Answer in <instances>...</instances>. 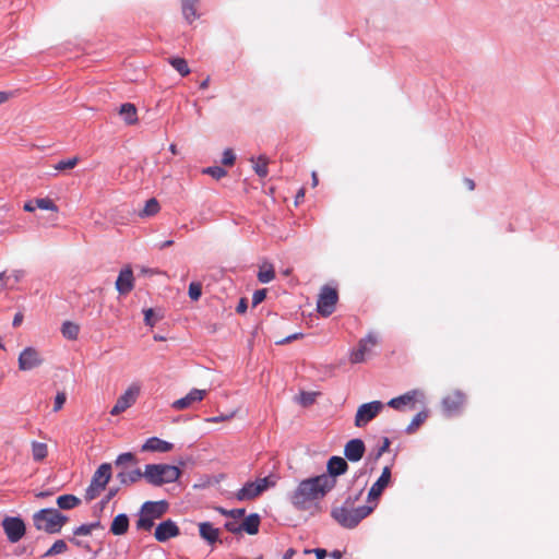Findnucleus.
I'll list each match as a JSON object with an SVG mask.
<instances>
[{"label":"nucleus","instance_id":"nucleus-61","mask_svg":"<svg viewBox=\"0 0 559 559\" xmlns=\"http://www.w3.org/2000/svg\"><path fill=\"white\" fill-rule=\"evenodd\" d=\"M464 185L466 186V188L469 190V191H473L475 189V182L473 179L471 178H465L464 179Z\"/></svg>","mask_w":559,"mask_h":559},{"label":"nucleus","instance_id":"nucleus-62","mask_svg":"<svg viewBox=\"0 0 559 559\" xmlns=\"http://www.w3.org/2000/svg\"><path fill=\"white\" fill-rule=\"evenodd\" d=\"M88 525H90V528H91V531H92V532H93V531H95V530H100V528H103V526H102V524H100V522H99V521H96V522L90 523Z\"/></svg>","mask_w":559,"mask_h":559},{"label":"nucleus","instance_id":"nucleus-6","mask_svg":"<svg viewBox=\"0 0 559 559\" xmlns=\"http://www.w3.org/2000/svg\"><path fill=\"white\" fill-rule=\"evenodd\" d=\"M136 464V459L134 454L131 452H126L120 455L115 461V466L120 468V472L117 474V478L122 485H132L138 483L142 477H144L143 472L140 468H134L128 471L124 468L126 464Z\"/></svg>","mask_w":559,"mask_h":559},{"label":"nucleus","instance_id":"nucleus-43","mask_svg":"<svg viewBox=\"0 0 559 559\" xmlns=\"http://www.w3.org/2000/svg\"><path fill=\"white\" fill-rule=\"evenodd\" d=\"M203 174H207L218 180V179L225 177L227 175V171L219 166H213V167H207V168L203 169Z\"/></svg>","mask_w":559,"mask_h":559},{"label":"nucleus","instance_id":"nucleus-29","mask_svg":"<svg viewBox=\"0 0 559 559\" xmlns=\"http://www.w3.org/2000/svg\"><path fill=\"white\" fill-rule=\"evenodd\" d=\"M119 115L128 124H134L138 122L136 108L131 103L122 104L119 109Z\"/></svg>","mask_w":559,"mask_h":559},{"label":"nucleus","instance_id":"nucleus-22","mask_svg":"<svg viewBox=\"0 0 559 559\" xmlns=\"http://www.w3.org/2000/svg\"><path fill=\"white\" fill-rule=\"evenodd\" d=\"M168 509L166 501H147L142 506V511L154 521L162 518Z\"/></svg>","mask_w":559,"mask_h":559},{"label":"nucleus","instance_id":"nucleus-24","mask_svg":"<svg viewBox=\"0 0 559 559\" xmlns=\"http://www.w3.org/2000/svg\"><path fill=\"white\" fill-rule=\"evenodd\" d=\"M26 212H34L36 209L58 212V206L49 198L33 199L27 201L23 207Z\"/></svg>","mask_w":559,"mask_h":559},{"label":"nucleus","instance_id":"nucleus-1","mask_svg":"<svg viewBox=\"0 0 559 559\" xmlns=\"http://www.w3.org/2000/svg\"><path fill=\"white\" fill-rule=\"evenodd\" d=\"M337 480L330 475H318L301 480L289 496L295 509L311 514L320 512V502L336 486Z\"/></svg>","mask_w":559,"mask_h":559},{"label":"nucleus","instance_id":"nucleus-34","mask_svg":"<svg viewBox=\"0 0 559 559\" xmlns=\"http://www.w3.org/2000/svg\"><path fill=\"white\" fill-rule=\"evenodd\" d=\"M252 163L253 169L259 177L264 178L267 176L269 159L265 156L261 155L257 159H252Z\"/></svg>","mask_w":559,"mask_h":559},{"label":"nucleus","instance_id":"nucleus-48","mask_svg":"<svg viewBox=\"0 0 559 559\" xmlns=\"http://www.w3.org/2000/svg\"><path fill=\"white\" fill-rule=\"evenodd\" d=\"M266 297V289H258L253 293L252 305L257 306L261 304Z\"/></svg>","mask_w":559,"mask_h":559},{"label":"nucleus","instance_id":"nucleus-39","mask_svg":"<svg viewBox=\"0 0 559 559\" xmlns=\"http://www.w3.org/2000/svg\"><path fill=\"white\" fill-rule=\"evenodd\" d=\"M153 526L154 520L141 510V515L136 522V527L143 531H151Z\"/></svg>","mask_w":559,"mask_h":559},{"label":"nucleus","instance_id":"nucleus-20","mask_svg":"<svg viewBox=\"0 0 559 559\" xmlns=\"http://www.w3.org/2000/svg\"><path fill=\"white\" fill-rule=\"evenodd\" d=\"M133 272L131 267L127 266L120 271L116 281V288L121 295H126L133 289Z\"/></svg>","mask_w":559,"mask_h":559},{"label":"nucleus","instance_id":"nucleus-16","mask_svg":"<svg viewBox=\"0 0 559 559\" xmlns=\"http://www.w3.org/2000/svg\"><path fill=\"white\" fill-rule=\"evenodd\" d=\"M465 395L461 391H452L442 400V406L449 415L459 413L465 404Z\"/></svg>","mask_w":559,"mask_h":559},{"label":"nucleus","instance_id":"nucleus-60","mask_svg":"<svg viewBox=\"0 0 559 559\" xmlns=\"http://www.w3.org/2000/svg\"><path fill=\"white\" fill-rule=\"evenodd\" d=\"M22 321H23V314L21 312H17L13 318L12 324L14 328H17L22 323Z\"/></svg>","mask_w":559,"mask_h":559},{"label":"nucleus","instance_id":"nucleus-31","mask_svg":"<svg viewBox=\"0 0 559 559\" xmlns=\"http://www.w3.org/2000/svg\"><path fill=\"white\" fill-rule=\"evenodd\" d=\"M80 503L81 500L74 495H62L57 498V504L62 510H71Z\"/></svg>","mask_w":559,"mask_h":559},{"label":"nucleus","instance_id":"nucleus-17","mask_svg":"<svg viewBox=\"0 0 559 559\" xmlns=\"http://www.w3.org/2000/svg\"><path fill=\"white\" fill-rule=\"evenodd\" d=\"M179 534L180 530L178 525L171 520H166L156 526L154 537L157 542L164 543L170 538L177 537Z\"/></svg>","mask_w":559,"mask_h":559},{"label":"nucleus","instance_id":"nucleus-52","mask_svg":"<svg viewBox=\"0 0 559 559\" xmlns=\"http://www.w3.org/2000/svg\"><path fill=\"white\" fill-rule=\"evenodd\" d=\"M78 537H79V536H74V535H73L72 537H70V538H69V540H70L72 544H74L75 546H78V547H80V548H83V549H85V550H87V551H91V546H90V544H88V543H86V542H84V540H82V539H79Z\"/></svg>","mask_w":559,"mask_h":559},{"label":"nucleus","instance_id":"nucleus-55","mask_svg":"<svg viewBox=\"0 0 559 559\" xmlns=\"http://www.w3.org/2000/svg\"><path fill=\"white\" fill-rule=\"evenodd\" d=\"M117 491H118V489H110V490L108 491V493H107V496L105 497V499H103V500H102V502H100V503H102V508H104V507H105V504H106V503H108V502H109V500H110V499H112V498L116 496Z\"/></svg>","mask_w":559,"mask_h":559},{"label":"nucleus","instance_id":"nucleus-63","mask_svg":"<svg viewBox=\"0 0 559 559\" xmlns=\"http://www.w3.org/2000/svg\"><path fill=\"white\" fill-rule=\"evenodd\" d=\"M295 549L289 548L286 550V552L283 556V559H292V557L295 555Z\"/></svg>","mask_w":559,"mask_h":559},{"label":"nucleus","instance_id":"nucleus-11","mask_svg":"<svg viewBox=\"0 0 559 559\" xmlns=\"http://www.w3.org/2000/svg\"><path fill=\"white\" fill-rule=\"evenodd\" d=\"M384 405L380 401H372L360 405L355 416V426L364 427L383 409Z\"/></svg>","mask_w":559,"mask_h":559},{"label":"nucleus","instance_id":"nucleus-5","mask_svg":"<svg viewBox=\"0 0 559 559\" xmlns=\"http://www.w3.org/2000/svg\"><path fill=\"white\" fill-rule=\"evenodd\" d=\"M111 464L103 463L95 471L90 486L85 490L84 498L86 501H92L106 488L111 478Z\"/></svg>","mask_w":559,"mask_h":559},{"label":"nucleus","instance_id":"nucleus-47","mask_svg":"<svg viewBox=\"0 0 559 559\" xmlns=\"http://www.w3.org/2000/svg\"><path fill=\"white\" fill-rule=\"evenodd\" d=\"M236 156L233 150L227 148L224 151L222 163L226 166H233L235 163Z\"/></svg>","mask_w":559,"mask_h":559},{"label":"nucleus","instance_id":"nucleus-27","mask_svg":"<svg viewBox=\"0 0 559 559\" xmlns=\"http://www.w3.org/2000/svg\"><path fill=\"white\" fill-rule=\"evenodd\" d=\"M129 528V519L127 514L121 513L114 518L111 525H110V532L114 535H123L128 532Z\"/></svg>","mask_w":559,"mask_h":559},{"label":"nucleus","instance_id":"nucleus-45","mask_svg":"<svg viewBox=\"0 0 559 559\" xmlns=\"http://www.w3.org/2000/svg\"><path fill=\"white\" fill-rule=\"evenodd\" d=\"M239 519H231L230 521H227L225 523L226 531L233 533V534H239L241 533L240 523L238 522Z\"/></svg>","mask_w":559,"mask_h":559},{"label":"nucleus","instance_id":"nucleus-12","mask_svg":"<svg viewBox=\"0 0 559 559\" xmlns=\"http://www.w3.org/2000/svg\"><path fill=\"white\" fill-rule=\"evenodd\" d=\"M390 483H391V467L385 466V467H383L380 477L376 480V483L369 489L368 497H367L368 506H374V508L377 507L379 498L383 493L384 489L390 485Z\"/></svg>","mask_w":559,"mask_h":559},{"label":"nucleus","instance_id":"nucleus-37","mask_svg":"<svg viewBox=\"0 0 559 559\" xmlns=\"http://www.w3.org/2000/svg\"><path fill=\"white\" fill-rule=\"evenodd\" d=\"M160 210L159 203L155 198L146 201L144 209L141 211V216H153Z\"/></svg>","mask_w":559,"mask_h":559},{"label":"nucleus","instance_id":"nucleus-19","mask_svg":"<svg viewBox=\"0 0 559 559\" xmlns=\"http://www.w3.org/2000/svg\"><path fill=\"white\" fill-rule=\"evenodd\" d=\"M366 451L361 439H352L344 447V455L350 462H358L362 459Z\"/></svg>","mask_w":559,"mask_h":559},{"label":"nucleus","instance_id":"nucleus-9","mask_svg":"<svg viewBox=\"0 0 559 559\" xmlns=\"http://www.w3.org/2000/svg\"><path fill=\"white\" fill-rule=\"evenodd\" d=\"M2 527L8 540L12 544L20 542L26 533L25 523L19 516H5L2 520Z\"/></svg>","mask_w":559,"mask_h":559},{"label":"nucleus","instance_id":"nucleus-57","mask_svg":"<svg viewBox=\"0 0 559 559\" xmlns=\"http://www.w3.org/2000/svg\"><path fill=\"white\" fill-rule=\"evenodd\" d=\"M299 337H302V334L301 333H296V334L287 336L286 338H284L282 341H278L277 344H286V343H289V342H292L294 340H298Z\"/></svg>","mask_w":559,"mask_h":559},{"label":"nucleus","instance_id":"nucleus-44","mask_svg":"<svg viewBox=\"0 0 559 559\" xmlns=\"http://www.w3.org/2000/svg\"><path fill=\"white\" fill-rule=\"evenodd\" d=\"M188 294L192 300H198L202 294V285L198 282L190 283Z\"/></svg>","mask_w":559,"mask_h":559},{"label":"nucleus","instance_id":"nucleus-3","mask_svg":"<svg viewBox=\"0 0 559 559\" xmlns=\"http://www.w3.org/2000/svg\"><path fill=\"white\" fill-rule=\"evenodd\" d=\"M68 516L57 509H41L33 514V523L36 530L47 534H57L68 522Z\"/></svg>","mask_w":559,"mask_h":559},{"label":"nucleus","instance_id":"nucleus-49","mask_svg":"<svg viewBox=\"0 0 559 559\" xmlns=\"http://www.w3.org/2000/svg\"><path fill=\"white\" fill-rule=\"evenodd\" d=\"M144 321L146 325L154 326L157 319L155 318L154 310L153 309H146L144 310Z\"/></svg>","mask_w":559,"mask_h":559},{"label":"nucleus","instance_id":"nucleus-59","mask_svg":"<svg viewBox=\"0 0 559 559\" xmlns=\"http://www.w3.org/2000/svg\"><path fill=\"white\" fill-rule=\"evenodd\" d=\"M247 310V300L245 298H241L237 308H236V311L238 313H245Z\"/></svg>","mask_w":559,"mask_h":559},{"label":"nucleus","instance_id":"nucleus-13","mask_svg":"<svg viewBox=\"0 0 559 559\" xmlns=\"http://www.w3.org/2000/svg\"><path fill=\"white\" fill-rule=\"evenodd\" d=\"M140 393V386L138 384H131L122 395H120L110 411L112 416H117L123 413L126 409L131 407Z\"/></svg>","mask_w":559,"mask_h":559},{"label":"nucleus","instance_id":"nucleus-26","mask_svg":"<svg viewBox=\"0 0 559 559\" xmlns=\"http://www.w3.org/2000/svg\"><path fill=\"white\" fill-rule=\"evenodd\" d=\"M200 536L205 539L209 544H214L218 540L219 530L215 528L209 522H202L199 524Z\"/></svg>","mask_w":559,"mask_h":559},{"label":"nucleus","instance_id":"nucleus-36","mask_svg":"<svg viewBox=\"0 0 559 559\" xmlns=\"http://www.w3.org/2000/svg\"><path fill=\"white\" fill-rule=\"evenodd\" d=\"M169 63L173 66V68L178 71L182 76H186L190 73V68L183 58H171L169 60Z\"/></svg>","mask_w":559,"mask_h":559},{"label":"nucleus","instance_id":"nucleus-51","mask_svg":"<svg viewBox=\"0 0 559 559\" xmlns=\"http://www.w3.org/2000/svg\"><path fill=\"white\" fill-rule=\"evenodd\" d=\"M92 531L88 524H83L73 531L74 536H87L91 535Z\"/></svg>","mask_w":559,"mask_h":559},{"label":"nucleus","instance_id":"nucleus-53","mask_svg":"<svg viewBox=\"0 0 559 559\" xmlns=\"http://www.w3.org/2000/svg\"><path fill=\"white\" fill-rule=\"evenodd\" d=\"M390 444H391L390 439H389V438H386V437H384V438L382 439V445L378 449V452H377L376 459H379L383 453H385L386 451H389Z\"/></svg>","mask_w":559,"mask_h":559},{"label":"nucleus","instance_id":"nucleus-23","mask_svg":"<svg viewBox=\"0 0 559 559\" xmlns=\"http://www.w3.org/2000/svg\"><path fill=\"white\" fill-rule=\"evenodd\" d=\"M328 472L322 475H330L333 479H336L337 476L346 473L348 468V464L345 459L341 456H332L328 461Z\"/></svg>","mask_w":559,"mask_h":559},{"label":"nucleus","instance_id":"nucleus-64","mask_svg":"<svg viewBox=\"0 0 559 559\" xmlns=\"http://www.w3.org/2000/svg\"><path fill=\"white\" fill-rule=\"evenodd\" d=\"M330 556L333 558V559H341L343 557V554L342 551L340 550H333Z\"/></svg>","mask_w":559,"mask_h":559},{"label":"nucleus","instance_id":"nucleus-10","mask_svg":"<svg viewBox=\"0 0 559 559\" xmlns=\"http://www.w3.org/2000/svg\"><path fill=\"white\" fill-rule=\"evenodd\" d=\"M338 300V295L336 289L324 286L321 289L317 301V310L323 317H329L333 313L336 302Z\"/></svg>","mask_w":559,"mask_h":559},{"label":"nucleus","instance_id":"nucleus-33","mask_svg":"<svg viewBox=\"0 0 559 559\" xmlns=\"http://www.w3.org/2000/svg\"><path fill=\"white\" fill-rule=\"evenodd\" d=\"M275 277L274 267L272 264L264 263L260 266L259 273H258V280L259 282L265 284L273 281Z\"/></svg>","mask_w":559,"mask_h":559},{"label":"nucleus","instance_id":"nucleus-42","mask_svg":"<svg viewBox=\"0 0 559 559\" xmlns=\"http://www.w3.org/2000/svg\"><path fill=\"white\" fill-rule=\"evenodd\" d=\"M316 397L317 393L314 392H301L298 397V401L302 406L307 407L314 403Z\"/></svg>","mask_w":559,"mask_h":559},{"label":"nucleus","instance_id":"nucleus-50","mask_svg":"<svg viewBox=\"0 0 559 559\" xmlns=\"http://www.w3.org/2000/svg\"><path fill=\"white\" fill-rule=\"evenodd\" d=\"M235 416V413H230V414H227V415H219V416H214V417H210V418H206L205 420L207 423H222V421H227V420H230L231 418H234Z\"/></svg>","mask_w":559,"mask_h":559},{"label":"nucleus","instance_id":"nucleus-30","mask_svg":"<svg viewBox=\"0 0 559 559\" xmlns=\"http://www.w3.org/2000/svg\"><path fill=\"white\" fill-rule=\"evenodd\" d=\"M32 457L35 462H43L48 456V445L44 442H31Z\"/></svg>","mask_w":559,"mask_h":559},{"label":"nucleus","instance_id":"nucleus-2","mask_svg":"<svg viewBox=\"0 0 559 559\" xmlns=\"http://www.w3.org/2000/svg\"><path fill=\"white\" fill-rule=\"evenodd\" d=\"M374 510V506H360L353 508L349 500H346L342 507H336L331 511L332 518L343 527L354 528L361 520L367 518Z\"/></svg>","mask_w":559,"mask_h":559},{"label":"nucleus","instance_id":"nucleus-14","mask_svg":"<svg viewBox=\"0 0 559 559\" xmlns=\"http://www.w3.org/2000/svg\"><path fill=\"white\" fill-rule=\"evenodd\" d=\"M378 344V338L373 333H369L366 337L361 338L356 349L350 353L349 360L352 364H360L366 360L367 355L370 353L371 347Z\"/></svg>","mask_w":559,"mask_h":559},{"label":"nucleus","instance_id":"nucleus-46","mask_svg":"<svg viewBox=\"0 0 559 559\" xmlns=\"http://www.w3.org/2000/svg\"><path fill=\"white\" fill-rule=\"evenodd\" d=\"M66 401L67 395L64 392L57 393L55 397L53 412H59L63 407Z\"/></svg>","mask_w":559,"mask_h":559},{"label":"nucleus","instance_id":"nucleus-4","mask_svg":"<svg viewBox=\"0 0 559 559\" xmlns=\"http://www.w3.org/2000/svg\"><path fill=\"white\" fill-rule=\"evenodd\" d=\"M146 481L153 486L174 483L179 479L181 469L169 464H147L143 472Z\"/></svg>","mask_w":559,"mask_h":559},{"label":"nucleus","instance_id":"nucleus-8","mask_svg":"<svg viewBox=\"0 0 559 559\" xmlns=\"http://www.w3.org/2000/svg\"><path fill=\"white\" fill-rule=\"evenodd\" d=\"M45 362L43 354L35 347H25L19 355V370L31 371Z\"/></svg>","mask_w":559,"mask_h":559},{"label":"nucleus","instance_id":"nucleus-35","mask_svg":"<svg viewBox=\"0 0 559 559\" xmlns=\"http://www.w3.org/2000/svg\"><path fill=\"white\" fill-rule=\"evenodd\" d=\"M427 417L428 413L425 411L417 413L409 423V425L406 427V432L408 435L414 433L425 423Z\"/></svg>","mask_w":559,"mask_h":559},{"label":"nucleus","instance_id":"nucleus-38","mask_svg":"<svg viewBox=\"0 0 559 559\" xmlns=\"http://www.w3.org/2000/svg\"><path fill=\"white\" fill-rule=\"evenodd\" d=\"M68 550V546L63 539L56 540L52 546L45 552L44 557H52L63 554Z\"/></svg>","mask_w":559,"mask_h":559},{"label":"nucleus","instance_id":"nucleus-58","mask_svg":"<svg viewBox=\"0 0 559 559\" xmlns=\"http://www.w3.org/2000/svg\"><path fill=\"white\" fill-rule=\"evenodd\" d=\"M299 337H302V334L301 333H296V334L287 336L286 338H284L282 341H278L277 344H286V343H289V342H292L294 340H298Z\"/></svg>","mask_w":559,"mask_h":559},{"label":"nucleus","instance_id":"nucleus-15","mask_svg":"<svg viewBox=\"0 0 559 559\" xmlns=\"http://www.w3.org/2000/svg\"><path fill=\"white\" fill-rule=\"evenodd\" d=\"M419 395H421V392L418 390L408 391L401 396L391 399L388 402V406L396 411H404L406 407H408L409 409H414L416 400Z\"/></svg>","mask_w":559,"mask_h":559},{"label":"nucleus","instance_id":"nucleus-40","mask_svg":"<svg viewBox=\"0 0 559 559\" xmlns=\"http://www.w3.org/2000/svg\"><path fill=\"white\" fill-rule=\"evenodd\" d=\"M216 511H218L221 514L225 516H229L231 519H241L243 518L246 510L245 509H233V510H226L222 507L215 508Z\"/></svg>","mask_w":559,"mask_h":559},{"label":"nucleus","instance_id":"nucleus-54","mask_svg":"<svg viewBox=\"0 0 559 559\" xmlns=\"http://www.w3.org/2000/svg\"><path fill=\"white\" fill-rule=\"evenodd\" d=\"M306 554L314 552L317 559H324L328 556V552L323 548H316L313 550H306Z\"/></svg>","mask_w":559,"mask_h":559},{"label":"nucleus","instance_id":"nucleus-28","mask_svg":"<svg viewBox=\"0 0 559 559\" xmlns=\"http://www.w3.org/2000/svg\"><path fill=\"white\" fill-rule=\"evenodd\" d=\"M260 516L257 513H252L243 519L240 523L241 532H246L249 535H255L259 532Z\"/></svg>","mask_w":559,"mask_h":559},{"label":"nucleus","instance_id":"nucleus-18","mask_svg":"<svg viewBox=\"0 0 559 559\" xmlns=\"http://www.w3.org/2000/svg\"><path fill=\"white\" fill-rule=\"evenodd\" d=\"M206 394V390L192 389L185 397L173 402L171 407L176 411L187 409L191 407L193 403L201 402Z\"/></svg>","mask_w":559,"mask_h":559},{"label":"nucleus","instance_id":"nucleus-41","mask_svg":"<svg viewBox=\"0 0 559 559\" xmlns=\"http://www.w3.org/2000/svg\"><path fill=\"white\" fill-rule=\"evenodd\" d=\"M78 163H79V158L76 156L69 158V159H62L57 163V165L55 166V169H57L59 171L72 169L78 165Z\"/></svg>","mask_w":559,"mask_h":559},{"label":"nucleus","instance_id":"nucleus-32","mask_svg":"<svg viewBox=\"0 0 559 559\" xmlns=\"http://www.w3.org/2000/svg\"><path fill=\"white\" fill-rule=\"evenodd\" d=\"M61 333L67 340L75 341L80 333V325L72 321H66L62 323Z\"/></svg>","mask_w":559,"mask_h":559},{"label":"nucleus","instance_id":"nucleus-21","mask_svg":"<svg viewBox=\"0 0 559 559\" xmlns=\"http://www.w3.org/2000/svg\"><path fill=\"white\" fill-rule=\"evenodd\" d=\"M173 449H174L173 443L162 440L157 437L148 438L141 448V450L143 452H159V453L169 452Z\"/></svg>","mask_w":559,"mask_h":559},{"label":"nucleus","instance_id":"nucleus-7","mask_svg":"<svg viewBox=\"0 0 559 559\" xmlns=\"http://www.w3.org/2000/svg\"><path fill=\"white\" fill-rule=\"evenodd\" d=\"M275 484L276 480L271 476L259 478L255 481H248L236 492V498L239 501L252 500L259 497L267 488L274 487Z\"/></svg>","mask_w":559,"mask_h":559},{"label":"nucleus","instance_id":"nucleus-56","mask_svg":"<svg viewBox=\"0 0 559 559\" xmlns=\"http://www.w3.org/2000/svg\"><path fill=\"white\" fill-rule=\"evenodd\" d=\"M11 97H13V93L0 91V105L7 103Z\"/></svg>","mask_w":559,"mask_h":559},{"label":"nucleus","instance_id":"nucleus-25","mask_svg":"<svg viewBox=\"0 0 559 559\" xmlns=\"http://www.w3.org/2000/svg\"><path fill=\"white\" fill-rule=\"evenodd\" d=\"M181 13L187 23H193L198 17V4L199 0H180Z\"/></svg>","mask_w":559,"mask_h":559}]
</instances>
